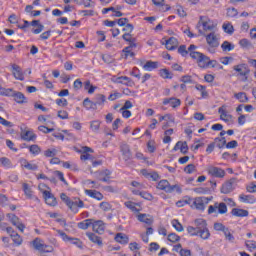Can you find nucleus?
Returning <instances> with one entry per match:
<instances>
[{
	"instance_id": "f257e3e1",
	"label": "nucleus",
	"mask_w": 256,
	"mask_h": 256,
	"mask_svg": "<svg viewBox=\"0 0 256 256\" xmlns=\"http://www.w3.org/2000/svg\"><path fill=\"white\" fill-rule=\"evenodd\" d=\"M196 227L188 226L187 231L191 237H201V239L207 240L211 237L209 228H207V221L203 219L195 220Z\"/></svg>"
},
{
	"instance_id": "4468645a",
	"label": "nucleus",
	"mask_w": 256,
	"mask_h": 256,
	"mask_svg": "<svg viewBox=\"0 0 256 256\" xmlns=\"http://www.w3.org/2000/svg\"><path fill=\"white\" fill-rule=\"evenodd\" d=\"M176 185L169 184V181L167 180H161L158 182L157 189L160 191H165V193H173L175 191Z\"/></svg>"
},
{
	"instance_id": "a211bd4d",
	"label": "nucleus",
	"mask_w": 256,
	"mask_h": 256,
	"mask_svg": "<svg viewBox=\"0 0 256 256\" xmlns=\"http://www.w3.org/2000/svg\"><path fill=\"white\" fill-rule=\"evenodd\" d=\"M7 217L10 223L14 225V227H17L19 231L23 232V230L25 229V225L21 223V221L19 220V217H17L15 214H7Z\"/></svg>"
},
{
	"instance_id": "0e129e2a",
	"label": "nucleus",
	"mask_w": 256,
	"mask_h": 256,
	"mask_svg": "<svg viewBox=\"0 0 256 256\" xmlns=\"http://www.w3.org/2000/svg\"><path fill=\"white\" fill-rule=\"evenodd\" d=\"M160 76L163 79H172V77H173V76H171V73H169V70H167V69H162L160 71Z\"/></svg>"
},
{
	"instance_id": "72a5a7b5",
	"label": "nucleus",
	"mask_w": 256,
	"mask_h": 256,
	"mask_svg": "<svg viewBox=\"0 0 256 256\" xmlns=\"http://www.w3.org/2000/svg\"><path fill=\"white\" fill-rule=\"evenodd\" d=\"M116 243H120L121 245H127L129 243V236L124 233H118L115 236Z\"/></svg>"
},
{
	"instance_id": "7ed1b4c3",
	"label": "nucleus",
	"mask_w": 256,
	"mask_h": 256,
	"mask_svg": "<svg viewBox=\"0 0 256 256\" xmlns=\"http://www.w3.org/2000/svg\"><path fill=\"white\" fill-rule=\"evenodd\" d=\"M190 57L196 61L198 67L201 69H207L209 67V57L207 55L201 52H191Z\"/></svg>"
},
{
	"instance_id": "a18cd8bd",
	"label": "nucleus",
	"mask_w": 256,
	"mask_h": 256,
	"mask_svg": "<svg viewBox=\"0 0 256 256\" xmlns=\"http://www.w3.org/2000/svg\"><path fill=\"white\" fill-rule=\"evenodd\" d=\"M90 129L94 133H99V129H101V121L94 120L90 122Z\"/></svg>"
},
{
	"instance_id": "e2e57ef3",
	"label": "nucleus",
	"mask_w": 256,
	"mask_h": 256,
	"mask_svg": "<svg viewBox=\"0 0 256 256\" xmlns=\"http://www.w3.org/2000/svg\"><path fill=\"white\" fill-rule=\"evenodd\" d=\"M0 95H5L6 97H11V96H13V90L0 88Z\"/></svg>"
},
{
	"instance_id": "0eeeda50",
	"label": "nucleus",
	"mask_w": 256,
	"mask_h": 256,
	"mask_svg": "<svg viewBox=\"0 0 256 256\" xmlns=\"http://www.w3.org/2000/svg\"><path fill=\"white\" fill-rule=\"evenodd\" d=\"M209 201H211V199L207 197H196L194 198L193 204L191 205V209H197V211H205V207L209 205Z\"/></svg>"
},
{
	"instance_id": "338daca9",
	"label": "nucleus",
	"mask_w": 256,
	"mask_h": 256,
	"mask_svg": "<svg viewBox=\"0 0 256 256\" xmlns=\"http://www.w3.org/2000/svg\"><path fill=\"white\" fill-rule=\"evenodd\" d=\"M237 9L235 8H228L227 9V16L228 17H237Z\"/></svg>"
},
{
	"instance_id": "052dcab7",
	"label": "nucleus",
	"mask_w": 256,
	"mask_h": 256,
	"mask_svg": "<svg viewBox=\"0 0 256 256\" xmlns=\"http://www.w3.org/2000/svg\"><path fill=\"white\" fill-rule=\"evenodd\" d=\"M227 229V227H225V225H223V223L221 222H215L214 223V230L215 231H222V233H224V231Z\"/></svg>"
},
{
	"instance_id": "c85d7f7f",
	"label": "nucleus",
	"mask_w": 256,
	"mask_h": 256,
	"mask_svg": "<svg viewBox=\"0 0 256 256\" xmlns=\"http://www.w3.org/2000/svg\"><path fill=\"white\" fill-rule=\"evenodd\" d=\"M239 201H241V203H248L253 205V203H256V198L253 195L240 194Z\"/></svg>"
},
{
	"instance_id": "f3484780",
	"label": "nucleus",
	"mask_w": 256,
	"mask_h": 256,
	"mask_svg": "<svg viewBox=\"0 0 256 256\" xmlns=\"http://www.w3.org/2000/svg\"><path fill=\"white\" fill-rule=\"evenodd\" d=\"M80 153H82L80 156L81 161H93V156L89 154L93 153V150L89 146H83Z\"/></svg>"
},
{
	"instance_id": "cd10ccee",
	"label": "nucleus",
	"mask_w": 256,
	"mask_h": 256,
	"mask_svg": "<svg viewBox=\"0 0 256 256\" xmlns=\"http://www.w3.org/2000/svg\"><path fill=\"white\" fill-rule=\"evenodd\" d=\"M86 236L88 237V239L92 242L95 243L96 245H98L99 247L103 246V240H101V237L97 236L96 234H94L93 232H88L86 233Z\"/></svg>"
},
{
	"instance_id": "c756f323",
	"label": "nucleus",
	"mask_w": 256,
	"mask_h": 256,
	"mask_svg": "<svg viewBox=\"0 0 256 256\" xmlns=\"http://www.w3.org/2000/svg\"><path fill=\"white\" fill-rule=\"evenodd\" d=\"M20 163L21 167H24V169H27L28 171H37V169H39V166H37V164H33L25 159H22Z\"/></svg>"
},
{
	"instance_id": "473e14b6",
	"label": "nucleus",
	"mask_w": 256,
	"mask_h": 256,
	"mask_svg": "<svg viewBox=\"0 0 256 256\" xmlns=\"http://www.w3.org/2000/svg\"><path fill=\"white\" fill-rule=\"evenodd\" d=\"M30 25H32V27H37L36 29H32V33H34V35H39V33L45 29V26H43L39 20H33Z\"/></svg>"
},
{
	"instance_id": "13d9d810",
	"label": "nucleus",
	"mask_w": 256,
	"mask_h": 256,
	"mask_svg": "<svg viewBox=\"0 0 256 256\" xmlns=\"http://www.w3.org/2000/svg\"><path fill=\"white\" fill-rule=\"evenodd\" d=\"M58 151L55 148H50L44 151V157H55Z\"/></svg>"
},
{
	"instance_id": "864d4df0",
	"label": "nucleus",
	"mask_w": 256,
	"mask_h": 256,
	"mask_svg": "<svg viewBox=\"0 0 256 256\" xmlns=\"http://www.w3.org/2000/svg\"><path fill=\"white\" fill-rule=\"evenodd\" d=\"M215 143L219 149H223V147L227 145V140L225 139V137L215 138Z\"/></svg>"
},
{
	"instance_id": "09e8293b",
	"label": "nucleus",
	"mask_w": 256,
	"mask_h": 256,
	"mask_svg": "<svg viewBox=\"0 0 256 256\" xmlns=\"http://www.w3.org/2000/svg\"><path fill=\"white\" fill-rule=\"evenodd\" d=\"M222 29L225 33H228V35H233L235 29L233 28V25L229 22L224 23L222 26Z\"/></svg>"
},
{
	"instance_id": "5701e85b",
	"label": "nucleus",
	"mask_w": 256,
	"mask_h": 256,
	"mask_svg": "<svg viewBox=\"0 0 256 256\" xmlns=\"http://www.w3.org/2000/svg\"><path fill=\"white\" fill-rule=\"evenodd\" d=\"M165 46L168 51H174V49L179 47V41L175 37H170L168 40H166Z\"/></svg>"
},
{
	"instance_id": "de8ad7c7",
	"label": "nucleus",
	"mask_w": 256,
	"mask_h": 256,
	"mask_svg": "<svg viewBox=\"0 0 256 256\" xmlns=\"http://www.w3.org/2000/svg\"><path fill=\"white\" fill-rule=\"evenodd\" d=\"M0 165H2V167H5L6 169H11V167H13L11 160L7 157L0 158Z\"/></svg>"
},
{
	"instance_id": "f704fd0d",
	"label": "nucleus",
	"mask_w": 256,
	"mask_h": 256,
	"mask_svg": "<svg viewBox=\"0 0 256 256\" xmlns=\"http://www.w3.org/2000/svg\"><path fill=\"white\" fill-rule=\"evenodd\" d=\"M21 137L23 141H35L37 139V135L29 130L22 132Z\"/></svg>"
},
{
	"instance_id": "7c9ffc66",
	"label": "nucleus",
	"mask_w": 256,
	"mask_h": 256,
	"mask_svg": "<svg viewBox=\"0 0 256 256\" xmlns=\"http://www.w3.org/2000/svg\"><path fill=\"white\" fill-rule=\"evenodd\" d=\"M233 69L234 71H237V73H239V75L242 77H247V75H249V70L245 64L236 65L233 67Z\"/></svg>"
},
{
	"instance_id": "2f4dec72",
	"label": "nucleus",
	"mask_w": 256,
	"mask_h": 256,
	"mask_svg": "<svg viewBox=\"0 0 256 256\" xmlns=\"http://www.w3.org/2000/svg\"><path fill=\"white\" fill-rule=\"evenodd\" d=\"M153 5L155 7H160V11H169L171 9V6L168 4H165V0H152Z\"/></svg>"
},
{
	"instance_id": "c03bdc74",
	"label": "nucleus",
	"mask_w": 256,
	"mask_h": 256,
	"mask_svg": "<svg viewBox=\"0 0 256 256\" xmlns=\"http://www.w3.org/2000/svg\"><path fill=\"white\" fill-rule=\"evenodd\" d=\"M14 245H16V247H19L20 245H23V238H21V236L17 233L11 234L10 235Z\"/></svg>"
},
{
	"instance_id": "37998d69",
	"label": "nucleus",
	"mask_w": 256,
	"mask_h": 256,
	"mask_svg": "<svg viewBox=\"0 0 256 256\" xmlns=\"http://www.w3.org/2000/svg\"><path fill=\"white\" fill-rule=\"evenodd\" d=\"M100 175V181H103L104 183H108L109 179H111V171L104 170L99 173Z\"/></svg>"
},
{
	"instance_id": "2eb2a0df",
	"label": "nucleus",
	"mask_w": 256,
	"mask_h": 256,
	"mask_svg": "<svg viewBox=\"0 0 256 256\" xmlns=\"http://www.w3.org/2000/svg\"><path fill=\"white\" fill-rule=\"evenodd\" d=\"M11 68L14 79H17V81H25V74L19 65L12 64Z\"/></svg>"
},
{
	"instance_id": "ddd939ff",
	"label": "nucleus",
	"mask_w": 256,
	"mask_h": 256,
	"mask_svg": "<svg viewBox=\"0 0 256 256\" xmlns=\"http://www.w3.org/2000/svg\"><path fill=\"white\" fill-rule=\"evenodd\" d=\"M92 231L98 233V235H103L105 233V222L92 219Z\"/></svg>"
},
{
	"instance_id": "6ab92c4d",
	"label": "nucleus",
	"mask_w": 256,
	"mask_h": 256,
	"mask_svg": "<svg viewBox=\"0 0 256 256\" xmlns=\"http://www.w3.org/2000/svg\"><path fill=\"white\" fill-rule=\"evenodd\" d=\"M124 205L125 207H127V209H130L132 213H137L138 215L140 214V211H143V207H141V204L135 203L133 201H126Z\"/></svg>"
},
{
	"instance_id": "412c9836",
	"label": "nucleus",
	"mask_w": 256,
	"mask_h": 256,
	"mask_svg": "<svg viewBox=\"0 0 256 256\" xmlns=\"http://www.w3.org/2000/svg\"><path fill=\"white\" fill-rule=\"evenodd\" d=\"M173 151H180L183 155H187V153H189V146L186 141H178L175 144Z\"/></svg>"
},
{
	"instance_id": "58836bf2",
	"label": "nucleus",
	"mask_w": 256,
	"mask_h": 256,
	"mask_svg": "<svg viewBox=\"0 0 256 256\" xmlns=\"http://www.w3.org/2000/svg\"><path fill=\"white\" fill-rule=\"evenodd\" d=\"M234 97L239 101V103H249V97H247V93L245 92L235 93Z\"/></svg>"
},
{
	"instance_id": "e433bc0d",
	"label": "nucleus",
	"mask_w": 256,
	"mask_h": 256,
	"mask_svg": "<svg viewBox=\"0 0 256 256\" xmlns=\"http://www.w3.org/2000/svg\"><path fill=\"white\" fill-rule=\"evenodd\" d=\"M12 97H14V101H16V103L23 105V103L27 102V98L25 97V95L21 92H16L12 94Z\"/></svg>"
},
{
	"instance_id": "ea45409f",
	"label": "nucleus",
	"mask_w": 256,
	"mask_h": 256,
	"mask_svg": "<svg viewBox=\"0 0 256 256\" xmlns=\"http://www.w3.org/2000/svg\"><path fill=\"white\" fill-rule=\"evenodd\" d=\"M83 107H85V109H87L88 111L95 110L97 109V104L91 100H89V98H85L83 101Z\"/></svg>"
},
{
	"instance_id": "603ef678",
	"label": "nucleus",
	"mask_w": 256,
	"mask_h": 256,
	"mask_svg": "<svg viewBox=\"0 0 256 256\" xmlns=\"http://www.w3.org/2000/svg\"><path fill=\"white\" fill-rule=\"evenodd\" d=\"M197 172V166H195L194 164H188L185 168H184V173H187V175H191L193 173Z\"/></svg>"
},
{
	"instance_id": "dca6fc26",
	"label": "nucleus",
	"mask_w": 256,
	"mask_h": 256,
	"mask_svg": "<svg viewBox=\"0 0 256 256\" xmlns=\"http://www.w3.org/2000/svg\"><path fill=\"white\" fill-rule=\"evenodd\" d=\"M162 105H169L172 109H177L178 107H181V99L177 97L164 98Z\"/></svg>"
},
{
	"instance_id": "f8f14e48",
	"label": "nucleus",
	"mask_w": 256,
	"mask_h": 256,
	"mask_svg": "<svg viewBox=\"0 0 256 256\" xmlns=\"http://www.w3.org/2000/svg\"><path fill=\"white\" fill-rule=\"evenodd\" d=\"M207 173L210 177H216V179H223V177H225V170L217 166H209Z\"/></svg>"
},
{
	"instance_id": "4d7b16f0",
	"label": "nucleus",
	"mask_w": 256,
	"mask_h": 256,
	"mask_svg": "<svg viewBox=\"0 0 256 256\" xmlns=\"http://www.w3.org/2000/svg\"><path fill=\"white\" fill-rule=\"evenodd\" d=\"M123 53H124V58L125 59H128V57H135V53L133 52L131 47H125L123 49Z\"/></svg>"
},
{
	"instance_id": "774afa93",
	"label": "nucleus",
	"mask_w": 256,
	"mask_h": 256,
	"mask_svg": "<svg viewBox=\"0 0 256 256\" xmlns=\"http://www.w3.org/2000/svg\"><path fill=\"white\" fill-rule=\"evenodd\" d=\"M246 247L249 249V251H253L256 249V242L249 240L246 242Z\"/></svg>"
},
{
	"instance_id": "5fc2aeb1",
	"label": "nucleus",
	"mask_w": 256,
	"mask_h": 256,
	"mask_svg": "<svg viewBox=\"0 0 256 256\" xmlns=\"http://www.w3.org/2000/svg\"><path fill=\"white\" fill-rule=\"evenodd\" d=\"M105 101H107V98L105 97V95L98 94L96 96V101L94 103L96 104V107H97V105H104Z\"/></svg>"
},
{
	"instance_id": "6e6d98bb",
	"label": "nucleus",
	"mask_w": 256,
	"mask_h": 256,
	"mask_svg": "<svg viewBox=\"0 0 256 256\" xmlns=\"http://www.w3.org/2000/svg\"><path fill=\"white\" fill-rule=\"evenodd\" d=\"M172 227H174V229H176V231H178L179 233H181L183 231V225H181L179 220H172Z\"/></svg>"
},
{
	"instance_id": "680f3d73",
	"label": "nucleus",
	"mask_w": 256,
	"mask_h": 256,
	"mask_svg": "<svg viewBox=\"0 0 256 256\" xmlns=\"http://www.w3.org/2000/svg\"><path fill=\"white\" fill-rule=\"evenodd\" d=\"M181 237L175 233H171L168 235V241L171 243H177V241H180Z\"/></svg>"
},
{
	"instance_id": "4be33fe9",
	"label": "nucleus",
	"mask_w": 256,
	"mask_h": 256,
	"mask_svg": "<svg viewBox=\"0 0 256 256\" xmlns=\"http://www.w3.org/2000/svg\"><path fill=\"white\" fill-rule=\"evenodd\" d=\"M22 189H23L24 195L27 197V199H34V201H39V198H37V196L33 195V190L31 189V186H29V184L23 183Z\"/></svg>"
},
{
	"instance_id": "c9c22d12",
	"label": "nucleus",
	"mask_w": 256,
	"mask_h": 256,
	"mask_svg": "<svg viewBox=\"0 0 256 256\" xmlns=\"http://www.w3.org/2000/svg\"><path fill=\"white\" fill-rule=\"evenodd\" d=\"M141 66L144 71H153L159 67V64L157 62L147 61L145 64L141 63Z\"/></svg>"
},
{
	"instance_id": "b1692460",
	"label": "nucleus",
	"mask_w": 256,
	"mask_h": 256,
	"mask_svg": "<svg viewBox=\"0 0 256 256\" xmlns=\"http://www.w3.org/2000/svg\"><path fill=\"white\" fill-rule=\"evenodd\" d=\"M218 113L222 121H225V123H233V116L228 114L225 109L219 108Z\"/></svg>"
},
{
	"instance_id": "a19ab883",
	"label": "nucleus",
	"mask_w": 256,
	"mask_h": 256,
	"mask_svg": "<svg viewBox=\"0 0 256 256\" xmlns=\"http://www.w3.org/2000/svg\"><path fill=\"white\" fill-rule=\"evenodd\" d=\"M92 226H93V219H86L78 223V228L83 230H87L89 229V227H92Z\"/></svg>"
},
{
	"instance_id": "6e6552de",
	"label": "nucleus",
	"mask_w": 256,
	"mask_h": 256,
	"mask_svg": "<svg viewBox=\"0 0 256 256\" xmlns=\"http://www.w3.org/2000/svg\"><path fill=\"white\" fill-rule=\"evenodd\" d=\"M237 178H231L222 184L221 193L224 195H229V193H233L235 191V187H237Z\"/></svg>"
},
{
	"instance_id": "9d476101",
	"label": "nucleus",
	"mask_w": 256,
	"mask_h": 256,
	"mask_svg": "<svg viewBox=\"0 0 256 256\" xmlns=\"http://www.w3.org/2000/svg\"><path fill=\"white\" fill-rule=\"evenodd\" d=\"M67 207L72 211V213H79V209H83L85 207V203L79 198H73L70 199Z\"/></svg>"
},
{
	"instance_id": "8fccbe9b",
	"label": "nucleus",
	"mask_w": 256,
	"mask_h": 256,
	"mask_svg": "<svg viewBox=\"0 0 256 256\" xmlns=\"http://www.w3.org/2000/svg\"><path fill=\"white\" fill-rule=\"evenodd\" d=\"M221 49L226 52L233 51V49H235V45L231 44L229 41H224L221 45Z\"/></svg>"
},
{
	"instance_id": "9b49d317",
	"label": "nucleus",
	"mask_w": 256,
	"mask_h": 256,
	"mask_svg": "<svg viewBox=\"0 0 256 256\" xmlns=\"http://www.w3.org/2000/svg\"><path fill=\"white\" fill-rule=\"evenodd\" d=\"M43 187H45V184H40L39 185V189L40 191L43 193L44 195V199L46 201L47 205H50L51 207H55V205H57V199L55 198V196H53L51 194L50 191L47 190H43Z\"/></svg>"
},
{
	"instance_id": "393cba45",
	"label": "nucleus",
	"mask_w": 256,
	"mask_h": 256,
	"mask_svg": "<svg viewBox=\"0 0 256 256\" xmlns=\"http://www.w3.org/2000/svg\"><path fill=\"white\" fill-rule=\"evenodd\" d=\"M137 219L140 223H145V225L153 224V217L149 214H137Z\"/></svg>"
},
{
	"instance_id": "1a4fd4ad",
	"label": "nucleus",
	"mask_w": 256,
	"mask_h": 256,
	"mask_svg": "<svg viewBox=\"0 0 256 256\" xmlns=\"http://www.w3.org/2000/svg\"><path fill=\"white\" fill-rule=\"evenodd\" d=\"M57 234L61 237L62 240H64L66 243L69 242L71 243V245H76V247H78V249H83V242H81L79 240V238H73V237H69V235H67V233L61 231V230H57Z\"/></svg>"
},
{
	"instance_id": "39448f33",
	"label": "nucleus",
	"mask_w": 256,
	"mask_h": 256,
	"mask_svg": "<svg viewBox=\"0 0 256 256\" xmlns=\"http://www.w3.org/2000/svg\"><path fill=\"white\" fill-rule=\"evenodd\" d=\"M32 245L40 254L53 253V246L45 244V242L40 238H35L34 241H32Z\"/></svg>"
},
{
	"instance_id": "a878e982",
	"label": "nucleus",
	"mask_w": 256,
	"mask_h": 256,
	"mask_svg": "<svg viewBox=\"0 0 256 256\" xmlns=\"http://www.w3.org/2000/svg\"><path fill=\"white\" fill-rule=\"evenodd\" d=\"M120 151H121L125 161H129V159H131V149L129 148V145L122 143L120 145Z\"/></svg>"
},
{
	"instance_id": "aec40b11",
	"label": "nucleus",
	"mask_w": 256,
	"mask_h": 256,
	"mask_svg": "<svg viewBox=\"0 0 256 256\" xmlns=\"http://www.w3.org/2000/svg\"><path fill=\"white\" fill-rule=\"evenodd\" d=\"M114 83H118L120 85H126V87H133L135 82L127 76H120L114 79Z\"/></svg>"
},
{
	"instance_id": "69168bd1",
	"label": "nucleus",
	"mask_w": 256,
	"mask_h": 256,
	"mask_svg": "<svg viewBox=\"0 0 256 256\" xmlns=\"http://www.w3.org/2000/svg\"><path fill=\"white\" fill-rule=\"evenodd\" d=\"M100 209H102V211H111V204H109V202H101Z\"/></svg>"
},
{
	"instance_id": "49530a36",
	"label": "nucleus",
	"mask_w": 256,
	"mask_h": 256,
	"mask_svg": "<svg viewBox=\"0 0 256 256\" xmlns=\"http://www.w3.org/2000/svg\"><path fill=\"white\" fill-rule=\"evenodd\" d=\"M28 150L30 151L31 155L37 156L41 153V147L37 144H33L28 146Z\"/></svg>"
},
{
	"instance_id": "79ce46f5",
	"label": "nucleus",
	"mask_w": 256,
	"mask_h": 256,
	"mask_svg": "<svg viewBox=\"0 0 256 256\" xmlns=\"http://www.w3.org/2000/svg\"><path fill=\"white\" fill-rule=\"evenodd\" d=\"M195 89L201 93V97L203 99H206V97H209V92H207V87L201 84H196Z\"/></svg>"
},
{
	"instance_id": "4c0bfd02",
	"label": "nucleus",
	"mask_w": 256,
	"mask_h": 256,
	"mask_svg": "<svg viewBox=\"0 0 256 256\" xmlns=\"http://www.w3.org/2000/svg\"><path fill=\"white\" fill-rule=\"evenodd\" d=\"M232 215H234V217H249V211L245 209L234 208L232 209Z\"/></svg>"
},
{
	"instance_id": "f03ea898",
	"label": "nucleus",
	"mask_w": 256,
	"mask_h": 256,
	"mask_svg": "<svg viewBox=\"0 0 256 256\" xmlns=\"http://www.w3.org/2000/svg\"><path fill=\"white\" fill-rule=\"evenodd\" d=\"M197 27H202L203 30L199 29V33L205 35L208 31L213 33L217 29V23L207 16H200Z\"/></svg>"
},
{
	"instance_id": "bb28decb",
	"label": "nucleus",
	"mask_w": 256,
	"mask_h": 256,
	"mask_svg": "<svg viewBox=\"0 0 256 256\" xmlns=\"http://www.w3.org/2000/svg\"><path fill=\"white\" fill-rule=\"evenodd\" d=\"M85 195L91 197L92 199H96L97 201H103V194L97 190H85Z\"/></svg>"
},
{
	"instance_id": "20e7f679",
	"label": "nucleus",
	"mask_w": 256,
	"mask_h": 256,
	"mask_svg": "<svg viewBox=\"0 0 256 256\" xmlns=\"http://www.w3.org/2000/svg\"><path fill=\"white\" fill-rule=\"evenodd\" d=\"M206 37V42L209 45L208 51L209 53H215V49L219 47V34L214 32H211L207 35Z\"/></svg>"
},
{
	"instance_id": "bf43d9fd",
	"label": "nucleus",
	"mask_w": 256,
	"mask_h": 256,
	"mask_svg": "<svg viewBox=\"0 0 256 256\" xmlns=\"http://www.w3.org/2000/svg\"><path fill=\"white\" fill-rule=\"evenodd\" d=\"M178 53L182 55V57H187V55H189V50L187 49V46L181 45L178 48Z\"/></svg>"
},
{
	"instance_id": "3c124183",
	"label": "nucleus",
	"mask_w": 256,
	"mask_h": 256,
	"mask_svg": "<svg viewBox=\"0 0 256 256\" xmlns=\"http://www.w3.org/2000/svg\"><path fill=\"white\" fill-rule=\"evenodd\" d=\"M223 234L225 236L226 241H229V243H235V236H233L229 228H226Z\"/></svg>"
},
{
	"instance_id": "423d86ee",
	"label": "nucleus",
	"mask_w": 256,
	"mask_h": 256,
	"mask_svg": "<svg viewBox=\"0 0 256 256\" xmlns=\"http://www.w3.org/2000/svg\"><path fill=\"white\" fill-rule=\"evenodd\" d=\"M212 213H215V215H225L227 213V204L216 202L214 205H210L208 207V214L212 215Z\"/></svg>"
}]
</instances>
